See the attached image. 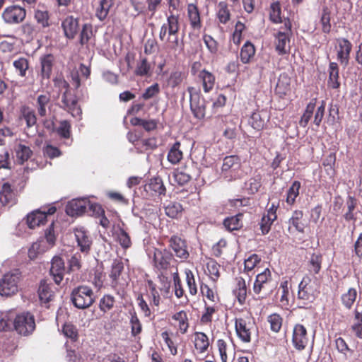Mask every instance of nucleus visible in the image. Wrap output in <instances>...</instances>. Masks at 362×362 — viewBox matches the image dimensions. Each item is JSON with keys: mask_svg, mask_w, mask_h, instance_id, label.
<instances>
[{"mask_svg": "<svg viewBox=\"0 0 362 362\" xmlns=\"http://www.w3.org/2000/svg\"><path fill=\"white\" fill-rule=\"evenodd\" d=\"M316 101H317L316 98H313L307 105L305 112L302 115L301 119L299 122L300 126H301L303 127H305L307 126V124H308L309 121L310 120V119L313 116V112H314V110L315 107V105H316Z\"/></svg>", "mask_w": 362, "mask_h": 362, "instance_id": "nucleus-41", "label": "nucleus"}, {"mask_svg": "<svg viewBox=\"0 0 362 362\" xmlns=\"http://www.w3.org/2000/svg\"><path fill=\"white\" fill-rule=\"evenodd\" d=\"M339 79V67L337 63L331 62L329 66V86L333 88L337 89L339 87L340 83Z\"/></svg>", "mask_w": 362, "mask_h": 362, "instance_id": "nucleus-32", "label": "nucleus"}, {"mask_svg": "<svg viewBox=\"0 0 362 362\" xmlns=\"http://www.w3.org/2000/svg\"><path fill=\"white\" fill-rule=\"evenodd\" d=\"M330 16L331 13L329 8L327 7H324L322 8L320 22L322 24V30L325 33H329L331 30Z\"/></svg>", "mask_w": 362, "mask_h": 362, "instance_id": "nucleus-51", "label": "nucleus"}, {"mask_svg": "<svg viewBox=\"0 0 362 362\" xmlns=\"http://www.w3.org/2000/svg\"><path fill=\"white\" fill-rule=\"evenodd\" d=\"M62 28L67 39H74L80 30L78 18H74L73 16H66L62 22Z\"/></svg>", "mask_w": 362, "mask_h": 362, "instance_id": "nucleus-11", "label": "nucleus"}, {"mask_svg": "<svg viewBox=\"0 0 362 362\" xmlns=\"http://www.w3.org/2000/svg\"><path fill=\"white\" fill-rule=\"evenodd\" d=\"M271 283V272L269 269H265L264 272L257 276L253 291L256 294H259L262 291H267L270 288L269 286Z\"/></svg>", "mask_w": 362, "mask_h": 362, "instance_id": "nucleus-15", "label": "nucleus"}, {"mask_svg": "<svg viewBox=\"0 0 362 362\" xmlns=\"http://www.w3.org/2000/svg\"><path fill=\"white\" fill-rule=\"evenodd\" d=\"M113 4L114 0H101L95 12L97 18L101 21H104L107 18L110 9Z\"/></svg>", "mask_w": 362, "mask_h": 362, "instance_id": "nucleus-34", "label": "nucleus"}, {"mask_svg": "<svg viewBox=\"0 0 362 362\" xmlns=\"http://www.w3.org/2000/svg\"><path fill=\"white\" fill-rule=\"evenodd\" d=\"M268 322L271 329L274 332H278L282 325V318L279 314L274 313L268 317Z\"/></svg>", "mask_w": 362, "mask_h": 362, "instance_id": "nucleus-58", "label": "nucleus"}, {"mask_svg": "<svg viewBox=\"0 0 362 362\" xmlns=\"http://www.w3.org/2000/svg\"><path fill=\"white\" fill-rule=\"evenodd\" d=\"M186 274V281L187 284L189 288V291L191 295L194 296L197 293V287L195 282V279L193 273L190 270H187L185 272Z\"/></svg>", "mask_w": 362, "mask_h": 362, "instance_id": "nucleus-62", "label": "nucleus"}, {"mask_svg": "<svg viewBox=\"0 0 362 362\" xmlns=\"http://www.w3.org/2000/svg\"><path fill=\"white\" fill-rule=\"evenodd\" d=\"M235 327L238 337L243 341L248 343L251 341V335L255 329V323L250 317L236 318Z\"/></svg>", "mask_w": 362, "mask_h": 362, "instance_id": "nucleus-7", "label": "nucleus"}, {"mask_svg": "<svg viewBox=\"0 0 362 362\" xmlns=\"http://www.w3.org/2000/svg\"><path fill=\"white\" fill-rule=\"evenodd\" d=\"M300 188V182L294 181L287 192L286 202L288 204H293L295 202L296 198L299 194V189Z\"/></svg>", "mask_w": 362, "mask_h": 362, "instance_id": "nucleus-50", "label": "nucleus"}, {"mask_svg": "<svg viewBox=\"0 0 362 362\" xmlns=\"http://www.w3.org/2000/svg\"><path fill=\"white\" fill-rule=\"evenodd\" d=\"M218 18L221 23H226L230 19V11L225 1H221L218 4Z\"/></svg>", "mask_w": 362, "mask_h": 362, "instance_id": "nucleus-49", "label": "nucleus"}, {"mask_svg": "<svg viewBox=\"0 0 362 362\" xmlns=\"http://www.w3.org/2000/svg\"><path fill=\"white\" fill-rule=\"evenodd\" d=\"M172 255L167 250H156L154 252L153 261L155 266L158 269H167L171 259Z\"/></svg>", "mask_w": 362, "mask_h": 362, "instance_id": "nucleus-21", "label": "nucleus"}, {"mask_svg": "<svg viewBox=\"0 0 362 362\" xmlns=\"http://www.w3.org/2000/svg\"><path fill=\"white\" fill-rule=\"evenodd\" d=\"M291 78L286 74H280L275 88V93L280 98H284L290 91Z\"/></svg>", "mask_w": 362, "mask_h": 362, "instance_id": "nucleus-23", "label": "nucleus"}, {"mask_svg": "<svg viewBox=\"0 0 362 362\" xmlns=\"http://www.w3.org/2000/svg\"><path fill=\"white\" fill-rule=\"evenodd\" d=\"M303 216V214L301 211H295L293 213L291 218L288 221L289 224L292 225L293 227H295L296 230L300 233L304 232V226L300 222Z\"/></svg>", "mask_w": 362, "mask_h": 362, "instance_id": "nucleus-48", "label": "nucleus"}, {"mask_svg": "<svg viewBox=\"0 0 362 362\" xmlns=\"http://www.w3.org/2000/svg\"><path fill=\"white\" fill-rule=\"evenodd\" d=\"M35 18L37 22L42 25V28H47L49 26V17L47 11H36L35 13Z\"/></svg>", "mask_w": 362, "mask_h": 362, "instance_id": "nucleus-61", "label": "nucleus"}, {"mask_svg": "<svg viewBox=\"0 0 362 362\" xmlns=\"http://www.w3.org/2000/svg\"><path fill=\"white\" fill-rule=\"evenodd\" d=\"M287 33L279 31L275 35L276 50L280 55H284L290 51V39Z\"/></svg>", "mask_w": 362, "mask_h": 362, "instance_id": "nucleus-20", "label": "nucleus"}, {"mask_svg": "<svg viewBox=\"0 0 362 362\" xmlns=\"http://www.w3.org/2000/svg\"><path fill=\"white\" fill-rule=\"evenodd\" d=\"M78 246L81 252L88 254L92 245V238L89 232L83 227L77 228L74 230Z\"/></svg>", "mask_w": 362, "mask_h": 362, "instance_id": "nucleus-12", "label": "nucleus"}, {"mask_svg": "<svg viewBox=\"0 0 362 362\" xmlns=\"http://www.w3.org/2000/svg\"><path fill=\"white\" fill-rule=\"evenodd\" d=\"M187 15L191 26L196 29L202 26L200 13L197 5L189 4L187 6Z\"/></svg>", "mask_w": 362, "mask_h": 362, "instance_id": "nucleus-27", "label": "nucleus"}, {"mask_svg": "<svg viewBox=\"0 0 362 362\" xmlns=\"http://www.w3.org/2000/svg\"><path fill=\"white\" fill-rule=\"evenodd\" d=\"M310 283V279L309 277H305L299 284L298 293L299 299L308 302H312L315 299V293Z\"/></svg>", "mask_w": 362, "mask_h": 362, "instance_id": "nucleus-18", "label": "nucleus"}, {"mask_svg": "<svg viewBox=\"0 0 362 362\" xmlns=\"http://www.w3.org/2000/svg\"><path fill=\"white\" fill-rule=\"evenodd\" d=\"M240 166V158L238 156H228L223 158L221 170L226 178L229 177L228 180H236L239 177L236 171Z\"/></svg>", "mask_w": 362, "mask_h": 362, "instance_id": "nucleus-8", "label": "nucleus"}, {"mask_svg": "<svg viewBox=\"0 0 362 362\" xmlns=\"http://www.w3.org/2000/svg\"><path fill=\"white\" fill-rule=\"evenodd\" d=\"M22 117L26 122L28 127H31L35 125L37 122V118L34 110L30 109L29 107H23L21 110Z\"/></svg>", "mask_w": 362, "mask_h": 362, "instance_id": "nucleus-47", "label": "nucleus"}, {"mask_svg": "<svg viewBox=\"0 0 362 362\" xmlns=\"http://www.w3.org/2000/svg\"><path fill=\"white\" fill-rule=\"evenodd\" d=\"M26 11L19 6H10L4 9L2 18L7 24H18L24 21Z\"/></svg>", "mask_w": 362, "mask_h": 362, "instance_id": "nucleus-9", "label": "nucleus"}, {"mask_svg": "<svg viewBox=\"0 0 362 362\" xmlns=\"http://www.w3.org/2000/svg\"><path fill=\"white\" fill-rule=\"evenodd\" d=\"M26 222L28 226L33 229L35 227L45 224L46 222V214L45 211L36 210L27 216Z\"/></svg>", "mask_w": 362, "mask_h": 362, "instance_id": "nucleus-22", "label": "nucleus"}, {"mask_svg": "<svg viewBox=\"0 0 362 362\" xmlns=\"http://www.w3.org/2000/svg\"><path fill=\"white\" fill-rule=\"evenodd\" d=\"M322 257L320 254L313 253L308 262V270L310 273L317 274L321 269Z\"/></svg>", "mask_w": 362, "mask_h": 362, "instance_id": "nucleus-42", "label": "nucleus"}, {"mask_svg": "<svg viewBox=\"0 0 362 362\" xmlns=\"http://www.w3.org/2000/svg\"><path fill=\"white\" fill-rule=\"evenodd\" d=\"M38 296L41 303L47 304L52 300L54 297V292L52 286L47 284L45 281H41L38 288Z\"/></svg>", "mask_w": 362, "mask_h": 362, "instance_id": "nucleus-24", "label": "nucleus"}, {"mask_svg": "<svg viewBox=\"0 0 362 362\" xmlns=\"http://www.w3.org/2000/svg\"><path fill=\"white\" fill-rule=\"evenodd\" d=\"M16 71L21 77H25L30 68L29 60L25 57H18L13 62Z\"/></svg>", "mask_w": 362, "mask_h": 362, "instance_id": "nucleus-30", "label": "nucleus"}, {"mask_svg": "<svg viewBox=\"0 0 362 362\" xmlns=\"http://www.w3.org/2000/svg\"><path fill=\"white\" fill-rule=\"evenodd\" d=\"M54 57L51 54H46L40 57L41 80H49L52 72L54 64Z\"/></svg>", "mask_w": 362, "mask_h": 362, "instance_id": "nucleus-17", "label": "nucleus"}, {"mask_svg": "<svg viewBox=\"0 0 362 362\" xmlns=\"http://www.w3.org/2000/svg\"><path fill=\"white\" fill-rule=\"evenodd\" d=\"M187 90L190 98V110L195 118L202 119L206 115V101L199 91L193 87H189Z\"/></svg>", "mask_w": 362, "mask_h": 362, "instance_id": "nucleus-5", "label": "nucleus"}, {"mask_svg": "<svg viewBox=\"0 0 362 362\" xmlns=\"http://www.w3.org/2000/svg\"><path fill=\"white\" fill-rule=\"evenodd\" d=\"M92 35V25L88 23L83 24L80 33V44L81 45H83L88 43L89 40L91 38Z\"/></svg>", "mask_w": 362, "mask_h": 362, "instance_id": "nucleus-55", "label": "nucleus"}, {"mask_svg": "<svg viewBox=\"0 0 362 362\" xmlns=\"http://www.w3.org/2000/svg\"><path fill=\"white\" fill-rule=\"evenodd\" d=\"M169 242L170 247L177 257L182 259H187L189 257V254L187 250L185 240L178 236L173 235L170 238Z\"/></svg>", "mask_w": 362, "mask_h": 362, "instance_id": "nucleus-14", "label": "nucleus"}, {"mask_svg": "<svg viewBox=\"0 0 362 362\" xmlns=\"http://www.w3.org/2000/svg\"><path fill=\"white\" fill-rule=\"evenodd\" d=\"M71 300L78 309L84 310L90 308L95 302L93 289L86 285L74 288L71 293Z\"/></svg>", "mask_w": 362, "mask_h": 362, "instance_id": "nucleus-1", "label": "nucleus"}, {"mask_svg": "<svg viewBox=\"0 0 362 362\" xmlns=\"http://www.w3.org/2000/svg\"><path fill=\"white\" fill-rule=\"evenodd\" d=\"M21 36L26 40L30 41L36 36L37 31L34 24L25 23L19 28Z\"/></svg>", "mask_w": 362, "mask_h": 362, "instance_id": "nucleus-37", "label": "nucleus"}, {"mask_svg": "<svg viewBox=\"0 0 362 362\" xmlns=\"http://www.w3.org/2000/svg\"><path fill=\"white\" fill-rule=\"evenodd\" d=\"M242 214L226 218L223 221L224 226L230 231L238 230L243 226Z\"/></svg>", "mask_w": 362, "mask_h": 362, "instance_id": "nucleus-39", "label": "nucleus"}, {"mask_svg": "<svg viewBox=\"0 0 362 362\" xmlns=\"http://www.w3.org/2000/svg\"><path fill=\"white\" fill-rule=\"evenodd\" d=\"M57 133L62 138L68 139L71 135V124L67 120H62L56 129Z\"/></svg>", "mask_w": 362, "mask_h": 362, "instance_id": "nucleus-59", "label": "nucleus"}, {"mask_svg": "<svg viewBox=\"0 0 362 362\" xmlns=\"http://www.w3.org/2000/svg\"><path fill=\"white\" fill-rule=\"evenodd\" d=\"M145 191L150 193L151 196L165 194L166 189L163 180L159 177H155L148 181L144 187Z\"/></svg>", "mask_w": 362, "mask_h": 362, "instance_id": "nucleus-19", "label": "nucleus"}, {"mask_svg": "<svg viewBox=\"0 0 362 362\" xmlns=\"http://www.w3.org/2000/svg\"><path fill=\"white\" fill-rule=\"evenodd\" d=\"M182 206L175 202H170L168 205L165 206V214L172 218H177V216L182 211Z\"/></svg>", "mask_w": 362, "mask_h": 362, "instance_id": "nucleus-43", "label": "nucleus"}, {"mask_svg": "<svg viewBox=\"0 0 362 362\" xmlns=\"http://www.w3.org/2000/svg\"><path fill=\"white\" fill-rule=\"evenodd\" d=\"M255 48L250 42H246L242 47L240 50V60L243 63L247 64L255 56Z\"/></svg>", "mask_w": 362, "mask_h": 362, "instance_id": "nucleus-35", "label": "nucleus"}, {"mask_svg": "<svg viewBox=\"0 0 362 362\" xmlns=\"http://www.w3.org/2000/svg\"><path fill=\"white\" fill-rule=\"evenodd\" d=\"M180 142L176 141L170 148L168 153V160L173 165L180 163L182 158L183 154L180 150Z\"/></svg>", "mask_w": 362, "mask_h": 362, "instance_id": "nucleus-33", "label": "nucleus"}, {"mask_svg": "<svg viewBox=\"0 0 362 362\" xmlns=\"http://www.w3.org/2000/svg\"><path fill=\"white\" fill-rule=\"evenodd\" d=\"M234 292L238 299V301L240 303H243L245 300L247 296L246 284L243 278L237 279V287Z\"/></svg>", "mask_w": 362, "mask_h": 362, "instance_id": "nucleus-46", "label": "nucleus"}, {"mask_svg": "<svg viewBox=\"0 0 362 362\" xmlns=\"http://www.w3.org/2000/svg\"><path fill=\"white\" fill-rule=\"evenodd\" d=\"M194 346L200 353L206 351L209 346L208 337L203 332L195 334Z\"/></svg>", "mask_w": 362, "mask_h": 362, "instance_id": "nucleus-40", "label": "nucleus"}, {"mask_svg": "<svg viewBox=\"0 0 362 362\" xmlns=\"http://www.w3.org/2000/svg\"><path fill=\"white\" fill-rule=\"evenodd\" d=\"M270 19L275 23L281 22V7L279 2H274L271 5Z\"/></svg>", "mask_w": 362, "mask_h": 362, "instance_id": "nucleus-64", "label": "nucleus"}, {"mask_svg": "<svg viewBox=\"0 0 362 362\" xmlns=\"http://www.w3.org/2000/svg\"><path fill=\"white\" fill-rule=\"evenodd\" d=\"M124 269L122 262L119 259H115L111 266V271L110 277L112 279L111 285L113 288H116L119 284V276Z\"/></svg>", "mask_w": 362, "mask_h": 362, "instance_id": "nucleus-28", "label": "nucleus"}, {"mask_svg": "<svg viewBox=\"0 0 362 362\" xmlns=\"http://www.w3.org/2000/svg\"><path fill=\"white\" fill-rule=\"evenodd\" d=\"M175 181L180 185H184L189 182L192 178L189 170L185 167L177 170L173 174Z\"/></svg>", "mask_w": 362, "mask_h": 362, "instance_id": "nucleus-36", "label": "nucleus"}, {"mask_svg": "<svg viewBox=\"0 0 362 362\" xmlns=\"http://www.w3.org/2000/svg\"><path fill=\"white\" fill-rule=\"evenodd\" d=\"M33 155V151L29 146L24 144H18L16 148V156L21 163L27 161Z\"/></svg>", "mask_w": 362, "mask_h": 362, "instance_id": "nucleus-44", "label": "nucleus"}, {"mask_svg": "<svg viewBox=\"0 0 362 362\" xmlns=\"http://www.w3.org/2000/svg\"><path fill=\"white\" fill-rule=\"evenodd\" d=\"M151 66L146 58H141L138 62L135 69V74L140 76H145L150 74Z\"/></svg>", "mask_w": 362, "mask_h": 362, "instance_id": "nucleus-52", "label": "nucleus"}, {"mask_svg": "<svg viewBox=\"0 0 362 362\" xmlns=\"http://www.w3.org/2000/svg\"><path fill=\"white\" fill-rule=\"evenodd\" d=\"M198 78L202 81L205 93L211 90L215 83V76L209 71L203 69L198 73Z\"/></svg>", "mask_w": 362, "mask_h": 362, "instance_id": "nucleus-26", "label": "nucleus"}, {"mask_svg": "<svg viewBox=\"0 0 362 362\" xmlns=\"http://www.w3.org/2000/svg\"><path fill=\"white\" fill-rule=\"evenodd\" d=\"M13 325L18 334L28 336L35 329V317L29 313L19 314L14 319Z\"/></svg>", "mask_w": 362, "mask_h": 362, "instance_id": "nucleus-4", "label": "nucleus"}, {"mask_svg": "<svg viewBox=\"0 0 362 362\" xmlns=\"http://www.w3.org/2000/svg\"><path fill=\"white\" fill-rule=\"evenodd\" d=\"M206 268L211 279L213 281H216L220 276V265L218 264L215 261H210L206 264Z\"/></svg>", "mask_w": 362, "mask_h": 362, "instance_id": "nucleus-63", "label": "nucleus"}, {"mask_svg": "<svg viewBox=\"0 0 362 362\" xmlns=\"http://www.w3.org/2000/svg\"><path fill=\"white\" fill-rule=\"evenodd\" d=\"M50 103V98L47 95H38L35 107L37 112V114L40 117H45L47 115V107Z\"/></svg>", "mask_w": 362, "mask_h": 362, "instance_id": "nucleus-38", "label": "nucleus"}, {"mask_svg": "<svg viewBox=\"0 0 362 362\" xmlns=\"http://www.w3.org/2000/svg\"><path fill=\"white\" fill-rule=\"evenodd\" d=\"M292 341L294 347L299 350H303L309 342L306 328L300 324L294 326L293 330Z\"/></svg>", "mask_w": 362, "mask_h": 362, "instance_id": "nucleus-10", "label": "nucleus"}, {"mask_svg": "<svg viewBox=\"0 0 362 362\" xmlns=\"http://www.w3.org/2000/svg\"><path fill=\"white\" fill-rule=\"evenodd\" d=\"M339 50L337 53L338 59L341 60V63L346 64L349 57V54L352 48L351 43L345 38L339 39L338 40Z\"/></svg>", "mask_w": 362, "mask_h": 362, "instance_id": "nucleus-25", "label": "nucleus"}, {"mask_svg": "<svg viewBox=\"0 0 362 362\" xmlns=\"http://www.w3.org/2000/svg\"><path fill=\"white\" fill-rule=\"evenodd\" d=\"M178 20V16L173 14H171L168 17L167 23H164L160 28L159 38L161 41L165 40L167 33L170 36L177 34L180 29Z\"/></svg>", "mask_w": 362, "mask_h": 362, "instance_id": "nucleus-13", "label": "nucleus"}, {"mask_svg": "<svg viewBox=\"0 0 362 362\" xmlns=\"http://www.w3.org/2000/svg\"><path fill=\"white\" fill-rule=\"evenodd\" d=\"M88 208L95 214L104 212L99 204H91L87 199H76L68 203L66 206V213L70 216H81L86 212Z\"/></svg>", "mask_w": 362, "mask_h": 362, "instance_id": "nucleus-2", "label": "nucleus"}, {"mask_svg": "<svg viewBox=\"0 0 362 362\" xmlns=\"http://www.w3.org/2000/svg\"><path fill=\"white\" fill-rule=\"evenodd\" d=\"M358 205V200L351 196H349L346 201V206L347 208L346 212L344 215V218L346 221H356V213L354 212L356 206Z\"/></svg>", "mask_w": 362, "mask_h": 362, "instance_id": "nucleus-29", "label": "nucleus"}, {"mask_svg": "<svg viewBox=\"0 0 362 362\" xmlns=\"http://www.w3.org/2000/svg\"><path fill=\"white\" fill-rule=\"evenodd\" d=\"M44 240H40L36 243H34L28 250V257L30 259H35L38 254L44 252L46 250H47V246H45Z\"/></svg>", "mask_w": 362, "mask_h": 362, "instance_id": "nucleus-45", "label": "nucleus"}, {"mask_svg": "<svg viewBox=\"0 0 362 362\" xmlns=\"http://www.w3.org/2000/svg\"><path fill=\"white\" fill-rule=\"evenodd\" d=\"M65 272L64 262L59 256H55L52 259L50 274L57 284H59L64 278Z\"/></svg>", "mask_w": 362, "mask_h": 362, "instance_id": "nucleus-16", "label": "nucleus"}, {"mask_svg": "<svg viewBox=\"0 0 362 362\" xmlns=\"http://www.w3.org/2000/svg\"><path fill=\"white\" fill-rule=\"evenodd\" d=\"M357 296V291L355 288H351L348 291L343 294L341 296V300L343 304L347 308H351L352 305L356 300Z\"/></svg>", "mask_w": 362, "mask_h": 362, "instance_id": "nucleus-53", "label": "nucleus"}, {"mask_svg": "<svg viewBox=\"0 0 362 362\" xmlns=\"http://www.w3.org/2000/svg\"><path fill=\"white\" fill-rule=\"evenodd\" d=\"M351 329L357 337L362 339V312L355 311L354 322Z\"/></svg>", "mask_w": 362, "mask_h": 362, "instance_id": "nucleus-57", "label": "nucleus"}, {"mask_svg": "<svg viewBox=\"0 0 362 362\" xmlns=\"http://www.w3.org/2000/svg\"><path fill=\"white\" fill-rule=\"evenodd\" d=\"M69 83L64 81V87L66 90L62 96L60 107L70 113L73 117H79L81 115V109L78 105V99L76 96L72 95L69 90Z\"/></svg>", "mask_w": 362, "mask_h": 362, "instance_id": "nucleus-6", "label": "nucleus"}, {"mask_svg": "<svg viewBox=\"0 0 362 362\" xmlns=\"http://www.w3.org/2000/svg\"><path fill=\"white\" fill-rule=\"evenodd\" d=\"M115 298L111 295H105L100 300L99 308L100 310L106 313L111 310L115 304Z\"/></svg>", "mask_w": 362, "mask_h": 362, "instance_id": "nucleus-56", "label": "nucleus"}, {"mask_svg": "<svg viewBox=\"0 0 362 362\" xmlns=\"http://www.w3.org/2000/svg\"><path fill=\"white\" fill-rule=\"evenodd\" d=\"M173 319L179 322V329L182 333H185L188 328L187 316L185 312L180 311L173 316Z\"/></svg>", "mask_w": 362, "mask_h": 362, "instance_id": "nucleus-54", "label": "nucleus"}, {"mask_svg": "<svg viewBox=\"0 0 362 362\" xmlns=\"http://www.w3.org/2000/svg\"><path fill=\"white\" fill-rule=\"evenodd\" d=\"M21 279V272L14 270L5 274L0 279V295L2 296H11L18 291V282Z\"/></svg>", "mask_w": 362, "mask_h": 362, "instance_id": "nucleus-3", "label": "nucleus"}, {"mask_svg": "<svg viewBox=\"0 0 362 362\" xmlns=\"http://www.w3.org/2000/svg\"><path fill=\"white\" fill-rule=\"evenodd\" d=\"M14 193L9 183L3 184L0 190V202L2 205L6 206L13 202Z\"/></svg>", "mask_w": 362, "mask_h": 362, "instance_id": "nucleus-31", "label": "nucleus"}, {"mask_svg": "<svg viewBox=\"0 0 362 362\" xmlns=\"http://www.w3.org/2000/svg\"><path fill=\"white\" fill-rule=\"evenodd\" d=\"M251 127L257 130H260L264 125V119H263L259 112H253L248 121Z\"/></svg>", "mask_w": 362, "mask_h": 362, "instance_id": "nucleus-60", "label": "nucleus"}]
</instances>
